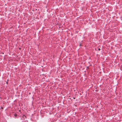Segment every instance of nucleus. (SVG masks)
<instances>
[{
	"label": "nucleus",
	"mask_w": 122,
	"mask_h": 122,
	"mask_svg": "<svg viewBox=\"0 0 122 122\" xmlns=\"http://www.w3.org/2000/svg\"><path fill=\"white\" fill-rule=\"evenodd\" d=\"M6 83H7V82H6Z\"/></svg>",
	"instance_id": "f03ea898"
},
{
	"label": "nucleus",
	"mask_w": 122,
	"mask_h": 122,
	"mask_svg": "<svg viewBox=\"0 0 122 122\" xmlns=\"http://www.w3.org/2000/svg\"><path fill=\"white\" fill-rule=\"evenodd\" d=\"M100 50V48H99V49H98V50Z\"/></svg>",
	"instance_id": "f257e3e1"
}]
</instances>
